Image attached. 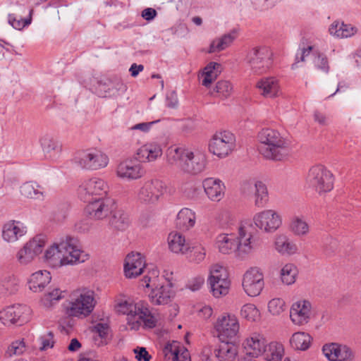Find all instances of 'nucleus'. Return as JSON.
<instances>
[{"mask_svg":"<svg viewBox=\"0 0 361 361\" xmlns=\"http://www.w3.org/2000/svg\"><path fill=\"white\" fill-rule=\"evenodd\" d=\"M214 328L218 334L219 339L233 338L237 336L239 331V322L233 314H224L218 318Z\"/></svg>","mask_w":361,"mask_h":361,"instance_id":"6ab92c4d","label":"nucleus"},{"mask_svg":"<svg viewBox=\"0 0 361 361\" xmlns=\"http://www.w3.org/2000/svg\"><path fill=\"white\" fill-rule=\"evenodd\" d=\"M42 346L40 349L42 350L51 348L54 346V334L51 331H49L47 334L40 337Z\"/></svg>","mask_w":361,"mask_h":361,"instance_id":"052dcab7","label":"nucleus"},{"mask_svg":"<svg viewBox=\"0 0 361 361\" xmlns=\"http://www.w3.org/2000/svg\"><path fill=\"white\" fill-rule=\"evenodd\" d=\"M358 31L357 27L343 22L334 21L329 28L331 35L337 38H348L355 35Z\"/></svg>","mask_w":361,"mask_h":361,"instance_id":"f704fd0d","label":"nucleus"},{"mask_svg":"<svg viewBox=\"0 0 361 361\" xmlns=\"http://www.w3.org/2000/svg\"><path fill=\"white\" fill-rule=\"evenodd\" d=\"M165 361H190L188 351L179 342L168 343L163 348Z\"/></svg>","mask_w":361,"mask_h":361,"instance_id":"cd10ccee","label":"nucleus"},{"mask_svg":"<svg viewBox=\"0 0 361 361\" xmlns=\"http://www.w3.org/2000/svg\"><path fill=\"white\" fill-rule=\"evenodd\" d=\"M25 350V345L23 340L13 341L8 348L6 354L11 357L12 355H21Z\"/></svg>","mask_w":361,"mask_h":361,"instance_id":"4d7b16f0","label":"nucleus"},{"mask_svg":"<svg viewBox=\"0 0 361 361\" xmlns=\"http://www.w3.org/2000/svg\"><path fill=\"white\" fill-rule=\"evenodd\" d=\"M208 282L214 297L219 298L228 293L230 281L226 269L219 264H214L210 269Z\"/></svg>","mask_w":361,"mask_h":361,"instance_id":"f8f14e48","label":"nucleus"},{"mask_svg":"<svg viewBox=\"0 0 361 361\" xmlns=\"http://www.w3.org/2000/svg\"><path fill=\"white\" fill-rule=\"evenodd\" d=\"M341 345L335 343L324 345L322 348L324 356L329 361H338Z\"/></svg>","mask_w":361,"mask_h":361,"instance_id":"3c124183","label":"nucleus"},{"mask_svg":"<svg viewBox=\"0 0 361 361\" xmlns=\"http://www.w3.org/2000/svg\"><path fill=\"white\" fill-rule=\"evenodd\" d=\"M159 121V120L152 121V122H146V123H140L134 125L131 129L132 130H139L142 132H148L151 127L154 124Z\"/></svg>","mask_w":361,"mask_h":361,"instance_id":"774afa93","label":"nucleus"},{"mask_svg":"<svg viewBox=\"0 0 361 361\" xmlns=\"http://www.w3.org/2000/svg\"><path fill=\"white\" fill-rule=\"evenodd\" d=\"M109 161V157L104 152L96 148L80 151L74 158V162L78 166L90 171L105 168Z\"/></svg>","mask_w":361,"mask_h":361,"instance_id":"6e6552de","label":"nucleus"},{"mask_svg":"<svg viewBox=\"0 0 361 361\" xmlns=\"http://www.w3.org/2000/svg\"><path fill=\"white\" fill-rule=\"evenodd\" d=\"M297 274L296 267L293 264H287L281 271V281L286 285H291L295 283Z\"/></svg>","mask_w":361,"mask_h":361,"instance_id":"49530a36","label":"nucleus"},{"mask_svg":"<svg viewBox=\"0 0 361 361\" xmlns=\"http://www.w3.org/2000/svg\"><path fill=\"white\" fill-rule=\"evenodd\" d=\"M206 256L205 248L201 245L192 247L190 250V259L195 263L202 262Z\"/></svg>","mask_w":361,"mask_h":361,"instance_id":"6e6d98bb","label":"nucleus"},{"mask_svg":"<svg viewBox=\"0 0 361 361\" xmlns=\"http://www.w3.org/2000/svg\"><path fill=\"white\" fill-rule=\"evenodd\" d=\"M290 231L298 237L307 236L310 227L303 216H293L290 221Z\"/></svg>","mask_w":361,"mask_h":361,"instance_id":"a19ab883","label":"nucleus"},{"mask_svg":"<svg viewBox=\"0 0 361 361\" xmlns=\"http://www.w3.org/2000/svg\"><path fill=\"white\" fill-rule=\"evenodd\" d=\"M167 161L188 174H198L207 166L205 153L198 149L171 147L167 150Z\"/></svg>","mask_w":361,"mask_h":361,"instance_id":"7ed1b4c3","label":"nucleus"},{"mask_svg":"<svg viewBox=\"0 0 361 361\" xmlns=\"http://www.w3.org/2000/svg\"><path fill=\"white\" fill-rule=\"evenodd\" d=\"M214 353L219 361H235L238 350L233 343L222 341L214 349Z\"/></svg>","mask_w":361,"mask_h":361,"instance_id":"473e14b6","label":"nucleus"},{"mask_svg":"<svg viewBox=\"0 0 361 361\" xmlns=\"http://www.w3.org/2000/svg\"><path fill=\"white\" fill-rule=\"evenodd\" d=\"M311 341L312 337L309 334L299 331L293 334L290 342L293 348L297 350H306L309 348Z\"/></svg>","mask_w":361,"mask_h":361,"instance_id":"37998d69","label":"nucleus"},{"mask_svg":"<svg viewBox=\"0 0 361 361\" xmlns=\"http://www.w3.org/2000/svg\"><path fill=\"white\" fill-rule=\"evenodd\" d=\"M241 316L245 319L251 322H255L260 317V312L257 307L253 304L244 305L240 310Z\"/></svg>","mask_w":361,"mask_h":361,"instance_id":"09e8293b","label":"nucleus"},{"mask_svg":"<svg viewBox=\"0 0 361 361\" xmlns=\"http://www.w3.org/2000/svg\"><path fill=\"white\" fill-rule=\"evenodd\" d=\"M33 13V11H30L29 17L27 18H22L17 19L14 14H9L8 15V23L15 29L16 30H22L23 27H25L26 25H28L31 23L32 20V14Z\"/></svg>","mask_w":361,"mask_h":361,"instance_id":"864d4df0","label":"nucleus"},{"mask_svg":"<svg viewBox=\"0 0 361 361\" xmlns=\"http://www.w3.org/2000/svg\"><path fill=\"white\" fill-rule=\"evenodd\" d=\"M217 219L222 225H225L228 224L233 220V216L229 211L221 210L218 214Z\"/></svg>","mask_w":361,"mask_h":361,"instance_id":"69168bd1","label":"nucleus"},{"mask_svg":"<svg viewBox=\"0 0 361 361\" xmlns=\"http://www.w3.org/2000/svg\"><path fill=\"white\" fill-rule=\"evenodd\" d=\"M312 314V305L306 300L294 302L290 310V318L292 322L298 326L307 324Z\"/></svg>","mask_w":361,"mask_h":361,"instance_id":"5701e85b","label":"nucleus"},{"mask_svg":"<svg viewBox=\"0 0 361 361\" xmlns=\"http://www.w3.org/2000/svg\"><path fill=\"white\" fill-rule=\"evenodd\" d=\"M44 245L45 241L42 236H36L27 242L16 255L18 264L20 266L30 264L42 252Z\"/></svg>","mask_w":361,"mask_h":361,"instance_id":"2eb2a0df","label":"nucleus"},{"mask_svg":"<svg viewBox=\"0 0 361 361\" xmlns=\"http://www.w3.org/2000/svg\"><path fill=\"white\" fill-rule=\"evenodd\" d=\"M27 233V228L20 221H10L2 228V238L8 243H14Z\"/></svg>","mask_w":361,"mask_h":361,"instance_id":"c85d7f7f","label":"nucleus"},{"mask_svg":"<svg viewBox=\"0 0 361 361\" xmlns=\"http://www.w3.org/2000/svg\"><path fill=\"white\" fill-rule=\"evenodd\" d=\"M77 238L66 236L59 243H54L44 254L47 264L53 267L82 263L88 259L89 255L80 250Z\"/></svg>","mask_w":361,"mask_h":361,"instance_id":"f257e3e1","label":"nucleus"},{"mask_svg":"<svg viewBox=\"0 0 361 361\" xmlns=\"http://www.w3.org/2000/svg\"><path fill=\"white\" fill-rule=\"evenodd\" d=\"M112 216L109 221V224L114 228L123 231L128 228L129 225L128 216L121 210L115 211L111 213Z\"/></svg>","mask_w":361,"mask_h":361,"instance_id":"c03bdc74","label":"nucleus"},{"mask_svg":"<svg viewBox=\"0 0 361 361\" xmlns=\"http://www.w3.org/2000/svg\"><path fill=\"white\" fill-rule=\"evenodd\" d=\"M202 187L208 198L213 202H219L225 194L224 183L219 178H207L202 181Z\"/></svg>","mask_w":361,"mask_h":361,"instance_id":"a878e982","label":"nucleus"},{"mask_svg":"<svg viewBox=\"0 0 361 361\" xmlns=\"http://www.w3.org/2000/svg\"><path fill=\"white\" fill-rule=\"evenodd\" d=\"M145 171L140 163L131 159L121 161L116 166V174L121 179L134 180L141 178Z\"/></svg>","mask_w":361,"mask_h":361,"instance_id":"412c9836","label":"nucleus"},{"mask_svg":"<svg viewBox=\"0 0 361 361\" xmlns=\"http://www.w3.org/2000/svg\"><path fill=\"white\" fill-rule=\"evenodd\" d=\"M63 297L62 291L59 288H54L44 295L41 299V304L44 307L49 308L55 302L60 300Z\"/></svg>","mask_w":361,"mask_h":361,"instance_id":"de8ad7c7","label":"nucleus"},{"mask_svg":"<svg viewBox=\"0 0 361 361\" xmlns=\"http://www.w3.org/2000/svg\"><path fill=\"white\" fill-rule=\"evenodd\" d=\"M51 276L47 270L32 274L28 281L29 288L33 292H41L50 283Z\"/></svg>","mask_w":361,"mask_h":361,"instance_id":"72a5a7b5","label":"nucleus"},{"mask_svg":"<svg viewBox=\"0 0 361 361\" xmlns=\"http://www.w3.org/2000/svg\"><path fill=\"white\" fill-rule=\"evenodd\" d=\"M275 248L281 255H293L298 252V246L286 235H279L275 240Z\"/></svg>","mask_w":361,"mask_h":361,"instance_id":"4c0bfd02","label":"nucleus"},{"mask_svg":"<svg viewBox=\"0 0 361 361\" xmlns=\"http://www.w3.org/2000/svg\"><path fill=\"white\" fill-rule=\"evenodd\" d=\"M268 310L273 315H279L285 310V302L281 298H274L269 302Z\"/></svg>","mask_w":361,"mask_h":361,"instance_id":"5fc2aeb1","label":"nucleus"},{"mask_svg":"<svg viewBox=\"0 0 361 361\" xmlns=\"http://www.w3.org/2000/svg\"><path fill=\"white\" fill-rule=\"evenodd\" d=\"M92 223L89 219H82L75 224V229L79 233H87L90 231Z\"/></svg>","mask_w":361,"mask_h":361,"instance_id":"e2e57ef3","label":"nucleus"},{"mask_svg":"<svg viewBox=\"0 0 361 361\" xmlns=\"http://www.w3.org/2000/svg\"><path fill=\"white\" fill-rule=\"evenodd\" d=\"M264 286V276L258 268H251L244 274L243 287L249 296L255 297L259 295Z\"/></svg>","mask_w":361,"mask_h":361,"instance_id":"aec40b11","label":"nucleus"},{"mask_svg":"<svg viewBox=\"0 0 361 361\" xmlns=\"http://www.w3.org/2000/svg\"><path fill=\"white\" fill-rule=\"evenodd\" d=\"M159 271L157 268H153L140 281V286L145 288H151L149 295L151 302L154 305H165L169 303L173 296L171 287L169 283L159 285L158 283Z\"/></svg>","mask_w":361,"mask_h":361,"instance_id":"39448f33","label":"nucleus"},{"mask_svg":"<svg viewBox=\"0 0 361 361\" xmlns=\"http://www.w3.org/2000/svg\"><path fill=\"white\" fill-rule=\"evenodd\" d=\"M195 213L190 209L183 208L177 215L176 224L180 229L188 230L195 224Z\"/></svg>","mask_w":361,"mask_h":361,"instance_id":"79ce46f5","label":"nucleus"},{"mask_svg":"<svg viewBox=\"0 0 361 361\" xmlns=\"http://www.w3.org/2000/svg\"><path fill=\"white\" fill-rule=\"evenodd\" d=\"M257 87L266 98L277 97L280 92L279 80L274 77L262 78L257 82Z\"/></svg>","mask_w":361,"mask_h":361,"instance_id":"7c9ffc66","label":"nucleus"},{"mask_svg":"<svg viewBox=\"0 0 361 361\" xmlns=\"http://www.w3.org/2000/svg\"><path fill=\"white\" fill-rule=\"evenodd\" d=\"M305 185L319 195H322L333 189L334 176L322 165L313 166L307 174Z\"/></svg>","mask_w":361,"mask_h":361,"instance_id":"423d86ee","label":"nucleus"},{"mask_svg":"<svg viewBox=\"0 0 361 361\" xmlns=\"http://www.w3.org/2000/svg\"><path fill=\"white\" fill-rule=\"evenodd\" d=\"M338 361H353L355 353L347 345H341Z\"/></svg>","mask_w":361,"mask_h":361,"instance_id":"bf43d9fd","label":"nucleus"},{"mask_svg":"<svg viewBox=\"0 0 361 361\" xmlns=\"http://www.w3.org/2000/svg\"><path fill=\"white\" fill-rule=\"evenodd\" d=\"M255 6L260 10H267L274 6V4L271 0H252Z\"/></svg>","mask_w":361,"mask_h":361,"instance_id":"338daca9","label":"nucleus"},{"mask_svg":"<svg viewBox=\"0 0 361 361\" xmlns=\"http://www.w3.org/2000/svg\"><path fill=\"white\" fill-rule=\"evenodd\" d=\"M241 190L244 195H254L255 204L257 207H263L268 202V191L266 185L259 180H246L241 185Z\"/></svg>","mask_w":361,"mask_h":361,"instance_id":"4be33fe9","label":"nucleus"},{"mask_svg":"<svg viewBox=\"0 0 361 361\" xmlns=\"http://www.w3.org/2000/svg\"><path fill=\"white\" fill-rule=\"evenodd\" d=\"M220 73L221 64L216 62L209 63L199 75V78H202V85L209 87Z\"/></svg>","mask_w":361,"mask_h":361,"instance_id":"c9c22d12","label":"nucleus"},{"mask_svg":"<svg viewBox=\"0 0 361 361\" xmlns=\"http://www.w3.org/2000/svg\"><path fill=\"white\" fill-rule=\"evenodd\" d=\"M216 246L224 255L235 252L237 255V238L233 234L221 233L216 238Z\"/></svg>","mask_w":361,"mask_h":361,"instance_id":"2f4dec72","label":"nucleus"},{"mask_svg":"<svg viewBox=\"0 0 361 361\" xmlns=\"http://www.w3.org/2000/svg\"><path fill=\"white\" fill-rule=\"evenodd\" d=\"M40 145L45 157L50 159H57L61 151V143L54 137L45 135L40 140Z\"/></svg>","mask_w":361,"mask_h":361,"instance_id":"c756f323","label":"nucleus"},{"mask_svg":"<svg viewBox=\"0 0 361 361\" xmlns=\"http://www.w3.org/2000/svg\"><path fill=\"white\" fill-rule=\"evenodd\" d=\"M166 187L159 179H152L144 183L137 192V200L147 204H154L164 195Z\"/></svg>","mask_w":361,"mask_h":361,"instance_id":"ddd939ff","label":"nucleus"},{"mask_svg":"<svg viewBox=\"0 0 361 361\" xmlns=\"http://www.w3.org/2000/svg\"><path fill=\"white\" fill-rule=\"evenodd\" d=\"M214 91L218 93L219 97L226 99L232 94L233 85L228 80H220L216 83Z\"/></svg>","mask_w":361,"mask_h":361,"instance_id":"603ef678","label":"nucleus"},{"mask_svg":"<svg viewBox=\"0 0 361 361\" xmlns=\"http://www.w3.org/2000/svg\"><path fill=\"white\" fill-rule=\"evenodd\" d=\"M261 245V240L257 235L248 232L243 226L238 228L237 238V257L245 259Z\"/></svg>","mask_w":361,"mask_h":361,"instance_id":"dca6fc26","label":"nucleus"},{"mask_svg":"<svg viewBox=\"0 0 361 361\" xmlns=\"http://www.w3.org/2000/svg\"><path fill=\"white\" fill-rule=\"evenodd\" d=\"M259 154L266 159L282 161L290 153V142L281 133L272 128H263L257 135Z\"/></svg>","mask_w":361,"mask_h":361,"instance_id":"f03ea898","label":"nucleus"},{"mask_svg":"<svg viewBox=\"0 0 361 361\" xmlns=\"http://www.w3.org/2000/svg\"><path fill=\"white\" fill-rule=\"evenodd\" d=\"M109 331V326L106 323L99 322L92 327V332L97 334L102 340H106Z\"/></svg>","mask_w":361,"mask_h":361,"instance_id":"13d9d810","label":"nucleus"},{"mask_svg":"<svg viewBox=\"0 0 361 361\" xmlns=\"http://www.w3.org/2000/svg\"><path fill=\"white\" fill-rule=\"evenodd\" d=\"M109 187L106 180L99 177H92L84 180L78 188L80 198L87 202L95 197H107Z\"/></svg>","mask_w":361,"mask_h":361,"instance_id":"1a4fd4ad","label":"nucleus"},{"mask_svg":"<svg viewBox=\"0 0 361 361\" xmlns=\"http://www.w3.org/2000/svg\"><path fill=\"white\" fill-rule=\"evenodd\" d=\"M88 202L89 204L86 206L85 211L92 219L96 220L107 217L116 208L114 200L109 197H95Z\"/></svg>","mask_w":361,"mask_h":361,"instance_id":"f3484780","label":"nucleus"},{"mask_svg":"<svg viewBox=\"0 0 361 361\" xmlns=\"http://www.w3.org/2000/svg\"><path fill=\"white\" fill-rule=\"evenodd\" d=\"M145 262L140 253L127 255L124 264V273L127 278H135L143 272Z\"/></svg>","mask_w":361,"mask_h":361,"instance_id":"bb28decb","label":"nucleus"},{"mask_svg":"<svg viewBox=\"0 0 361 361\" xmlns=\"http://www.w3.org/2000/svg\"><path fill=\"white\" fill-rule=\"evenodd\" d=\"M118 312L126 314L137 322L141 321L145 326L154 328L157 324V318L148 308V305L143 301L136 303L124 301L118 305Z\"/></svg>","mask_w":361,"mask_h":361,"instance_id":"0eeeda50","label":"nucleus"},{"mask_svg":"<svg viewBox=\"0 0 361 361\" xmlns=\"http://www.w3.org/2000/svg\"><path fill=\"white\" fill-rule=\"evenodd\" d=\"M168 243L169 249L174 253L185 254L190 250L185 237L179 233H171L168 237Z\"/></svg>","mask_w":361,"mask_h":361,"instance_id":"58836bf2","label":"nucleus"},{"mask_svg":"<svg viewBox=\"0 0 361 361\" xmlns=\"http://www.w3.org/2000/svg\"><path fill=\"white\" fill-rule=\"evenodd\" d=\"M264 353L267 361H281L283 353V345L276 342H271L267 345Z\"/></svg>","mask_w":361,"mask_h":361,"instance_id":"a18cd8bd","label":"nucleus"},{"mask_svg":"<svg viewBox=\"0 0 361 361\" xmlns=\"http://www.w3.org/2000/svg\"><path fill=\"white\" fill-rule=\"evenodd\" d=\"M134 352L135 358L139 361H149L152 357L145 348L135 349Z\"/></svg>","mask_w":361,"mask_h":361,"instance_id":"0e129e2a","label":"nucleus"},{"mask_svg":"<svg viewBox=\"0 0 361 361\" xmlns=\"http://www.w3.org/2000/svg\"><path fill=\"white\" fill-rule=\"evenodd\" d=\"M255 225L267 233L276 231L281 225V216L273 209H267L258 212L253 216Z\"/></svg>","mask_w":361,"mask_h":361,"instance_id":"a211bd4d","label":"nucleus"},{"mask_svg":"<svg viewBox=\"0 0 361 361\" xmlns=\"http://www.w3.org/2000/svg\"><path fill=\"white\" fill-rule=\"evenodd\" d=\"M237 37L235 30L222 35L221 37L214 39L210 44L209 52L215 53L221 51L229 47Z\"/></svg>","mask_w":361,"mask_h":361,"instance_id":"e433bc0d","label":"nucleus"},{"mask_svg":"<svg viewBox=\"0 0 361 361\" xmlns=\"http://www.w3.org/2000/svg\"><path fill=\"white\" fill-rule=\"evenodd\" d=\"M313 55V63L314 67L322 72L328 73L330 69V66L327 56L324 54L320 53L319 51L314 52Z\"/></svg>","mask_w":361,"mask_h":361,"instance_id":"8fccbe9b","label":"nucleus"},{"mask_svg":"<svg viewBox=\"0 0 361 361\" xmlns=\"http://www.w3.org/2000/svg\"><path fill=\"white\" fill-rule=\"evenodd\" d=\"M20 194L27 198L42 200L44 188L35 181L24 183L20 188Z\"/></svg>","mask_w":361,"mask_h":361,"instance_id":"ea45409f","label":"nucleus"},{"mask_svg":"<svg viewBox=\"0 0 361 361\" xmlns=\"http://www.w3.org/2000/svg\"><path fill=\"white\" fill-rule=\"evenodd\" d=\"M96 304L95 293L92 290L77 289L71 293L65 312L69 317L85 319L92 314Z\"/></svg>","mask_w":361,"mask_h":361,"instance_id":"20e7f679","label":"nucleus"},{"mask_svg":"<svg viewBox=\"0 0 361 361\" xmlns=\"http://www.w3.org/2000/svg\"><path fill=\"white\" fill-rule=\"evenodd\" d=\"M243 345L247 355L257 357L266 351L267 343L263 334L254 332L245 339Z\"/></svg>","mask_w":361,"mask_h":361,"instance_id":"393cba45","label":"nucleus"},{"mask_svg":"<svg viewBox=\"0 0 361 361\" xmlns=\"http://www.w3.org/2000/svg\"><path fill=\"white\" fill-rule=\"evenodd\" d=\"M272 51L267 47L254 48L247 55V63L256 74L267 72L272 65Z\"/></svg>","mask_w":361,"mask_h":361,"instance_id":"9d476101","label":"nucleus"},{"mask_svg":"<svg viewBox=\"0 0 361 361\" xmlns=\"http://www.w3.org/2000/svg\"><path fill=\"white\" fill-rule=\"evenodd\" d=\"M235 147V137L226 130L216 132L209 143V152L219 158L228 156Z\"/></svg>","mask_w":361,"mask_h":361,"instance_id":"9b49d317","label":"nucleus"},{"mask_svg":"<svg viewBox=\"0 0 361 361\" xmlns=\"http://www.w3.org/2000/svg\"><path fill=\"white\" fill-rule=\"evenodd\" d=\"M312 50V46H308L307 48H303L300 50V53H297L295 56V63L292 64V68H298V63L300 61H305V57L310 55Z\"/></svg>","mask_w":361,"mask_h":361,"instance_id":"680f3d73","label":"nucleus"},{"mask_svg":"<svg viewBox=\"0 0 361 361\" xmlns=\"http://www.w3.org/2000/svg\"><path fill=\"white\" fill-rule=\"evenodd\" d=\"M163 154L161 145L152 142L140 146L135 153V159L141 163H151L159 159Z\"/></svg>","mask_w":361,"mask_h":361,"instance_id":"b1692460","label":"nucleus"},{"mask_svg":"<svg viewBox=\"0 0 361 361\" xmlns=\"http://www.w3.org/2000/svg\"><path fill=\"white\" fill-rule=\"evenodd\" d=\"M30 314L31 309L28 306L16 304L0 311V321L4 325L22 326L28 322Z\"/></svg>","mask_w":361,"mask_h":361,"instance_id":"4468645a","label":"nucleus"}]
</instances>
